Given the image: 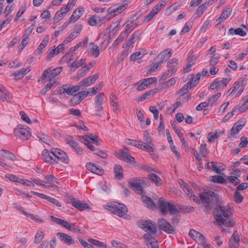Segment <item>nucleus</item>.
<instances>
[{"mask_svg":"<svg viewBox=\"0 0 248 248\" xmlns=\"http://www.w3.org/2000/svg\"><path fill=\"white\" fill-rule=\"evenodd\" d=\"M232 209L229 204L226 206H217L214 209L213 216L217 224L219 226L224 225L231 227L235 224V222L231 218Z\"/></svg>","mask_w":248,"mask_h":248,"instance_id":"1","label":"nucleus"},{"mask_svg":"<svg viewBox=\"0 0 248 248\" xmlns=\"http://www.w3.org/2000/svg\"><path fill=\"white\" fill-rule=\"evenodd\" d=\"M158 207L162 214L165 215L168 212L171 215L179 212L178 204L172 202H166L163 198L158 200Z\"/></svg>","mask_w":248,"mask_h":248,"instance_id":"2","label":"nucleus"},{"mask_svg":"<svg viewBox=\"0 0 248 248\" xmlns=\"http://www.w3.org/2000/svg\"><path fill=\"white\" fill-rule=\"evenodd\" d=\"M200 203L201 202L207 208L210 207L211 204L216 200V194L212 191H204L199 194Z\"/></svg>","mask_w":248,"mask_h":248,"instance_id":"3","label":"nucleus"},{"mask_svg":"<svg viewBox=\"0 0 248 248\" xmlns=\"http://www.w3.org/2000/svg\"><path fill=\"white\" fill-rule=\"evenodd\" d=\"M128 184L139 194H141L143 192L142 188L148 186V184L144 181V179L141 177L130 179Z\"/></svg>","mask_w":248,"mask_h":248,"instance_id":"4","label":"nucleus"},{"mask_svg":"<svg viewBox=\"0 0 248 248\" xmlns=\"http://www.w3.org/2000/svg\"><path fill=\"white\" fill-rule=\"evenodd\" d=\"M137 224L140 228L147 232V234L152 235L155 234L156 232V226L151 220H140L137 221Z\"/></svg>","mask_w":248,"mask_h":248,"instance_id":"5","label":"nucleus"},{"mask_svg":"<svg viewBox=\"0 0 248 248\" xmlns=\"http://www.w3.org/2000/svg\"><path fill=\"white\" fill-rule=\"evenodd\" d=\"M189 235L203 248H210L211 245L206 243L204 236L199 232L191 229L189 232Z\"/></svg>","mask_w":248,"mask_h":248,"instance_id":"6","label":"nucleus"},{"mask_svg":"<svg viewBox=\"0 0 248 248\" xmlns=\"http://www.w3.org/2000/svg\"><path fill=\"white\" fill-rule=\"evenodd\" d=\"M108 210L112 214L120 217H123L127 212V208L124 205L117 202L108 206Z\"/></svg>","mask_w":248,"mask_h":248,"instance_id":"7","label":"nucleus"},{"mask_svg":"<svg viewBox=\"0 0 248 248\" xmlns=\"http://www.w3.org/2000/svg\"><path fill=\"white\" fill-rule=\"evenodd\" d=\"M55 164L59 163V161L68 164L70 159L67 154L59 149H54Z\"/></svg>","mask_w":248,"mask_h":248,"instance_id":"8","label":"nucleus"},{"mask_svg":"<svg viewBox=\"0 0 248 248\" xmlns=\"http://www.w3.org/2000/svg\"><path fill=\"white\" fill-rule=\"evenodd\" d=\"M157 225L159 229L167 233L172 234L175 231L171 224L163 218L158 219Z\"/></svg>","mask_w":248,"mask_h":248,"instance_id":"9","label":"nucleus"},{"mask_svg":"<svg viewBox=\"0 0 248 248\" xmlns=\"http://www.w3.org/2000/svg\"><path fill=\"white\" fill-rule=\"evenodd\" d=\"M15 135L23 140H27L30 137L29 128L27 127H18L14 129Z\"/></svg>","mask_w":248,"mask_h":248,"instance_id":"10","label":"nucleus"},{"mask_svg":"<svg viewBox=\"0 0 248 248\" xmlns=\"http://www.w3.org/2000/svg\"><path fill=\"white\" fill-rule=\"evenodd\" d=\"M124 5H122L118 7L113 6L108 9V15L106 16L104 18L105 20H108L114 17L119 13H121Z\"/></svg>","mask_w":248,"mask_h":248,"instance_id":"11","label":"nucleus"},{"mask_svg":"<svg viewBox=\"0 0 248 248\" xmlns=\"http://www.w3.org/2000/svg\"><path fill=\"white\" fill-rule=\"evenodd\" d=\"M42 159L45 162L51 164H55L54 149L50 151L45 149L43 150L42 154Z\"/></svg>","mask_w":248,"mask_h":248,"instance_id":"12","label":"nucleus"},{"mask_svg":"<svg viewBox=\"0 0 248 248\" xmlns=\"http://www.w3.org/2000/svg\"><path fill=\"white\" fill-rule=\"evenodd\" d=\"M71 203L73 206L81 211L87 209H91L90 207L86 202L80 201L76 198H72L71 199Z\"/></svg>","mask_w":248,"mask_h":248,"instance_id":"13","label":"nucleus"},{"mask_svg":"<svg viewBox=\"0 0 248 248\" xmlns=\"http://www.w3.org/2000/svg\"><path fill=\"white\" fill-rule=\"evenodd\" d=\"M57 236L59 238L61 242L65 245L68 246L75 245L74 239L70 235L59 232L57 233Z\"/></svg>","mask_w":248,"mask_h":248,"instance_id":"14","label":"nucleus"},{"mask_svg":"<svg viewBox=\"0 0 248 248\" xmlns=\"http://www.w3.org/2000/svg\"><path fill=\"white\" fill-rule=\"evenodd\" d=\"M182 188L185 194L190 198L194 202L197 203H200V200L194 194L189 186L186 183H183Z\"/></svg>","mask_w":248,"mask_h":248,"instance_id":"15","label":"nucleus"},{"mask_svg":"<svg viewBox=\"0 0 248 248\" xmlns=\"http://www.w3.org/2000/svg\"><path fill=\"white\" fill-rule=\"evenodd\" d=\"M98 77L99 75L97 74H96L93 76H90L81 80L79 82L78 85L80 88L81 87H86L89 86L93 84L98 78Z\"/></svg>","mask_w":248,"mask_h":248,"instance_id":"16","label":"nucleus"},{"mask_svg":"<svg viewBox=\"0 0 248 248\" xmlns=\"http://www.w3.org/2000/svg\"><path fill=\"white\" fill-rule=\"evenodd\" d=\"M234 93L235 96H239L243 92L245 88V84L242 80H239L234 83L232 86Z\"/></svg>","mask_w":248,"mask_h":248,"instance_id":"17","label":"nucleus"},{"mask_svg":"<svg viewBox=\"0 0 248 248\" xmlns=\"http://www.w3.org/2000/svg\"><path fill=\"white\" fill-rule=\"evenodd\" d=\"M172 55V52L170 49H166L161 52L156 57V60L159 62L162 61L161 63H163L165 59H168Z\"/></svg>","mask_w":248,"mask_h":248,"instance_id":"18","label":"nucleus"},{"mask_svg":"<svg viewBox=\"0 0 248 248\" xmlns=\"http://www.w3.org/2000/svg\"><path fill=\"white\" fill-rule=\"evenodd\" d=\"M143 237L144 240L149 244L151 248H158L157 241L152 235L145 233Z\"/></svg>","mask_w":248,"mask_h":248,"instance_id":"19","label":"nucleus"},{"mask_svg":"<svg viewBox=\"0 0 248 248\" xmlns=\"http://www.w3.org/2000/svg\"><path fill=\"white\" fill-rule=\"evenodd\" d=\"M71 8L67 4L65 7H62L60 11L56 13L54 17V20L56 22L59 21L68 12Z\"/></svg>","mask_w":248,"mask_h":248,"instance_id":"20","label":"nucleus"},{"mask_svg":"<svg viewBox=\"0 0 248 248\" xmlns=\"http://www.w3.org/2000/svg\"><path fill=\"white\" fill-rule=\"evenodd\" d=\"M63 91L69 95H74V93L78 91L80 89L79 85L72 86L71 85H64L62 86Z\"/></svg>","mask_w":248,"mask_h":248,"instance_id":"21","label":"nucleus"},{"mask_svg":"<svg viewBox=\"0 0 248 248\" xmlns=\"http://www.w3.org/2000/svg\"><path fill=\"white\" fill-rule=\"evenodd\" d=\"M140 33L136 31L132 34L126 43L123 46V48H126L131 46L136 41V39L139 38L140 35Z\"/></svg>","mask_w":248,"mask_h":248,"instance_id":"22","label":"nucleus"},{"mask_svg":"<svg viewBox=\"0 0 248 248\" xmlns=\"http://www.w3.org/2000/svg\"><path fill=\"white\" fill-rule=\"evenodd\" d=\"M83 13V10L82 8H78L76 9L73 13L72 16L69 19L71 22H75L78 19L82 16Z\"/></svg>","mask_w":248,"mask_h":248,"instance_id":"23","label":"nucleus"},{"mask_svg":"<svg viewBox=\"0 0 248 248\" xmlns=\"http://www.w3.org/2000/svg\"><path fill=\"white\" fill-rule=\"evenodd\" d=\"M50 218L52 221L55 222L57 224L60 225L67 229H70V223L67 221L56 217L54 216H51Z\"/></svg>","mask_w":248,"mask_h":248,"instance_id":"24","label":"nucleus"},{"mask_svg":"<svg viewBox=\"0 0 248 248\" xmlns=\"http://www.w3.org/2000/svg\"><path fill=\"white\" fill-rule=\"evenodd\" d=\"M141 200L149 208L153 209L155 208V204L154 201L150 197L147 196H142L141 197Z\"/></svg>","mask_w":248,"mask_h":248,"instance_id":"25","label":"nucleus"},{"mask_svg":"<svg viewBox=\"0 0 248 248\" xmlns=\"http://www.w3.org/2000/svg\"><path fill=\"white\" fill-rule=\"evenodd\" d=\"M30 70L31 69L30 67H27L22 68L20 71L12 73V75L14 76L15 77H17V79H20L23 78L25 75L28 74Z\"/></svg>","mask_w":248,"mask_h":248,"instance_id":"26","label":"nucleus"},{"mask_svg":"<svg viewBox=\"0 0 248 248\" xmlns=\"http://www.w3.org/2000/svg\"><path fill=\"white\" fill-rule=\"evenodd\" d=\"M178 65L177 60L173 59L169 61L167 64L168 70H170L171 74H174L177 71V66Z\"/></svg>","mask_w":248,"mask_h":248,"instance_id":"27","label":"nucleus"},{"mask_svg":"<svg viewBox=\"0 0 248 248\" xmlns=\"http://www.w3.org/2000/svg\"><path fill=\"white\" fill-rule=\"evenodd\" d=\"M62 67H57L53 69H48V77L50 78V81H52V79L58 75L62 71Z\"/></svg>","mask_w":248,"mask_h":248,"instance_id":"28","label":"nucleus"},{"mask_svg":"<svg viewBox=\"0 0 248 248\" xmlns=\"http://www.w3.org/2000/svg\"><path fill=\"white\" fill-rule=\"evenodd\" d=\"M148 178L156 186H161L162 184L161 178L154 173L150 174L148 176Z\"/></svg>","mask_w":248,"mask_h":248,"instance_id":"29","label":"nucleus"},{"mask_svg":"<svg viewBox=\"0 0 248 248\" xmlns=\"http://www.w3.org/2000/svg\"><path fill=\"white\" fill-rule=\"evenodd\" d=\"M194 84H193L191 82L188 81L179 91V94L182 96L184 95L189 89L194 87Z\"/></svg>","mask_w":248,"mask_h":248,"instance_id":"30","label":"nucleus"},{"mask_svg":"<svg viewBox=\"0 0 248 248\" xmlns=\"http://www.w3.org/2000/svg\"><path fill=\"white\" fill-rule=\"evenodd\" d=\"M0 153L3 157L9 159L11 160L14 161L16 159V157L15 155L8 150H1L0 151Z\"/></svg>","mask_w":248,"mask_h":248,"instance_id":"31","label":"nucleus"},{"mask_svg":"<svg viewBox=\"0 0 248 248\" xmlns=\"http://www.w3.org/2000/svg\"><path fill=\"white\" fill-rule=\"evenodd\" d=\"M114 172L115 177L118 179H121L123 178L122 167L118 164L114 166Z\"/></svg>","mask_w":248,"mask_h":248,"instance_id":"32","label":"nucleus"},{"mask_svg":"<svg viewBox=\"0 0 248 248\" xmlns=\"http://www.w3.org/2000/svg\"><path fill=\"white\" fill-rule=\"evenodd\" d=\"M139 25V22L134 23L131 22L130 24H127L125 27V31L124 33L126 35L129 34L135 28Z\"/></svg>","mask_w":248,"mask_h":248,"instance_id":"33","label":"nucleus"},{"mask_svg":"<svg viewBox=\"0 0 248 248\" xmlns=\"http://www.w3.org/2000/svg\"><path fill=\"white\" fill-rule=\"evenodd\" d=\"M224 133V131H216L215 133H209L207 135V138L209 142H212L216 139L218 138L222 134Z\"/></svg>","mask_w":248,"mask_h":248,"instance_id":"34","label":"nucleus"},{"mask_svg":"<svg viewBox=\"0 0 248 248\" xmlns=\"http://www.w3.org/2000/svg\"><path fill=\"white\" fill-rule=\"evenodd\" d=\"M229 33L231 35L235 34L236 35H239L241 36H244L246 35V32L240 28H238L236 29L230 28L229 30Z\"/></svg>","mask_w":248,"mask_h":248,"instance_id":"35","label":"nucleus"},{"mask_svg":"<svg viewBox=\"0 0 248 248\" xmlns=\"http://www.w3.org/2000/svg\"><path fill=\"white\" fill-rule=\"evenodd\" d=\"M49 40L48 36L45 37L42 40L41 43L39 45L37 48L36 52L37 54H40L42 53V49L47 45Z\"/></svg>","mask_w":248,"mask_h":248,"instance_id":"36","label":"nucleus"},{"mask_svg":"<svg viewBox=\"0 0 248 248\" xmlns=\"http://www.w3.org/2000/svg\"><path fill=\"white\" fill-rule=\"evenodd\" d=\"M125 141L128 145L135 146L139 149H142L143 144L141 143V141H140L135 140L126 139Z\"/></svg>","mask_w":248,"mask_h":248,"instance_id":"37","label":"nucleus"},{"mask_svg":"<svg viewBox=\"0 0 248 248\" xmlns=\"http://www.w3.org/2000/svg\"><path fill=\"white\" fill-rule=\"evenodd\" d=\"M45 179L46 180V182H45V184H48L46 185V187L49 186H54L51 185V182H55L57 183V179L52 175H47L45 176Z\"/></svg>","mask_w":248,"mask_h":248,"instance_id":"38","label":"nucleus"},{"mask_svg":"<svg viewBox=\"0 0 248 248\" xmlns=\"http://www.w3.org/2000/svg\"><path fill=\"white\" fill-rule=\"evenodd\" d=\"M45 235L44 231L40 230L38 231L35 235L34 242L35 244H39L41 242L42 240L43 239Z\"/></svg>","mask_w":248,"mask_h":248,"instance_id":"39","label":"nucleus"},{"mask_svg":"<svg viewBox=\"0 0 248 248\" xmlns=\"http://www.w3.org/2000/svg\"><path fill=\"white\" fill-rule=\"evenodd\" d=\"M243 100L244 101L243 104L240 107L237 106L238 108L237 110L241 112H243L248 109V95L243 98Z\"/></svg>","mask_w":248,"mask_h":248,"instance_id":"40","label":"nucleus"},{"mask_svg":"<svg viewBox=\"0 0 248 248\" xmlns=\"http://www.w3.org/2000/svg\"><path fill=\"white\" fill-rule=\"evenodd\" d=\"M89 46L93 53V55L95 57H98L100 54V50L98 46L93 43H90L89 44Z\"/></svg>","mask_w":248,"mask_h":248,"instance_id":"41","label":"nucleus"},{"mask_svg":"<svg viewBox=\"0 0 248 248\" xmlns=\"http://www.w3.org/2000/svg\"><path fill=\"white\" fill-rule=\"evenodd\" d=\"M177 79L178 78L177 77L171 78L162 84V88L167 89L171 87L175 84Z\"/></svg>","mask_w":248,"mask_h":248,"instance_id":"42","label":"nucleus"},{"mask_svg":"<svg viewBox=\"0 0 248 248\" xmlns=\"http://www.w3.org/2000/svg\"><path fill=\"white\" fill-rule=\"evenodd\" d=\"M210 181L215 183L218 184H225L226 183V180L221 176L215 175L211 177Z\"/></svg>","mask_w":248,"mask_h":248,"instance_id":"43","label":"nucleus"},{"mask_svg":"<svg viewBox=\"0 0 248 248\" xmlns=\"http://www.w3.org/2000/svg\"><path fill=\"white\" fill-rule=\"evenodd\" d=\"M88 241L92 245L99 247V248H107V246L105 244L97 240L90 238L88 239Z\"/></svg>","mask_w":248,"mask_h":248,"instance_id":"44","label":"nucleus"},{"mask_svg":"<svg viewBox=\"0 0 248 248\" xmlns=\"http://www.w3.org/2000/svg\"><path fill=\"white\" fill-rule=\"evenodd\" d=\"M125 34L124 33H122L114 41L111 46L110 47V49L114 50L115 47L117 46L124 39Z\"/></svg>","mask_w":248,"mask_h":248,"instance_id":"45","label":"nucleus"},{"mask_svg":"<svg viewBox=\"0 0 248 248\" xmlns=\"http://www.w3.org/2000/svg\"><path fill=\"white\" fill-rule=\"evenodd\" d=\"M232 244L235 247V246L238 244L239 237L236 231H235L230 240Z\"/></svg>","mask_w":248,"mask_h":248,"instance_id":"46","label":"nucleus"},{"mask_svg":"<svg viewBox=\"0 0 248 248\" xmlns=\"http://www.w3.org/2000/svg\"><path fill=\"white\" fill-rule=\"evenodd\" d=\"M85 61H86V59H81L80 60H79L78 61H76V62H72L70 66L72 68H74V70H76L78 68L82 66L85 63Z\"/></svg>","mask_w":248,"mask_h":248,"instance_id":"47","label":"nucleus"},{"mask_svg":"<svg viewBox=\"0 0 248 248\" xmlns=\"http://www.w3.org/2000/svg\"><path fill=\"white\" fill-rule=\"evenodd\" d=\"M155 93L156 92L154 90L147 91L140 96V101H143L145 99L149 98L151 96H154Z\"/></svg>","mask_w":248,"mask_h":248,"instance_id":"48","label":"nucleus"},{"mask_svg":"<svg viewBox=\"0 0 248 248\" xmlns=\"http://www.w3.org/2000/svg\"><path fill=\"white\" fill-rule=\"evenodd\" d=\"M141 143L143 144L141 149L150 153L153 152L154 151V149L152 146V144H148V143L147 142H141Z\"/></svg>","mask_w":248,"mask_h":248,"instance_id":"49","label":"nucleus"},{"mask_svg":"<svg viewBox=\"0 0 248 248\" xmlns=\"http://www.w3.org/2000/svg\"><path fill=\"white\" fill-rule=\"evenodd\" d=\"M128 154V149L126 147H124L122 151H120L118 155H117V156L122 159L124 160L125 157Z\"/></svg>","mask_w":248,"mask_h":248,"instance_id":"50","label":"nucleus"},{"mask_svg":"<svg viewBox=\"0 0 248 248\" xmlns=\"http://www.w3.org/2000/svg\"><path fill=\"white\" fill-rule=\"evenodd\" d=\"M104 93H99L95 96V104L102 105L104 101Z\"/></svg>","mask_w":248,"mask_h":248,"instance_id":"51","label":"nucleus"},{"mask_svg":"<svg viewBox=\"0 0 248 248\" xmlns=\"http://www.w3.org/2000/svg\"><path fill=\"white\" fill-rule=\"evenodd\" d=\"M238 109V108L237 106L234 107L232 111L228 112L223 118V122H225L228 121L231 117H232L234 115V112H236Z\"/></svg>","mask_w":248,"mask_h":248,"instance_id":"52","label":"nucleus"},{"mask_svg":"<svg viewBox=\"0 0 248 248\" xmlns=\"http://www.w3.org/2000/svg\"><path fill=\"white\" fill-rule=\"evenodd\" d=\"M137 86V90L138 91H143L147 88L144 82L142 81H139V82L136 83L134 85V86Z\"/></svg>","mask_w":248,"mask_h":248,"instance_id":"53","label":"nucleus"},{"mask_svg":"<svg viewBox=\"0 0 248 248\" xmlns=\"http://www.w3.org/2000/svg\"><path fill=\"white\" fill-rule=\"evenodd\" d=\"M81 101L78 95L77 94L73 95L70 100L71 103L72 105L75 106L79 104Z\"/></svg>","mask_w":248,"mask_h":248,"instance_id":"54","label":"nucleus"},{"mask_svg":"<svg viewBox=\"0 0 248 248\" xmlns=\"http://www.w3.org/2000/svg\"><path fill=\"white\" fill-rule=\"evenodd\" d=\"M232 10L230 8H226L224 9L222 12L221 16V18H222L223 20L226 19L230 15L231 13Z\"/></svg>","mask_w":248,"mask_h":248,"instance_id":"55","label":"nucleus"},{"mask_svg":"<svg viewBox=\"0 0 248 248\" xmlns=\"http://www.w3.org/2000/svg\"><path fill=\"white\" fill-rule=\"evenodd\" d=\"M162 61L159 62L158 61L154 63V64L151 67V68L148 71L147 74H149L153 72H155L156 70L160 66L162 63Z\"/></svg>","mask_w":248,"mask_h":248,"instance_id":"56","label":"nucleus"},{"mask_svg":"<svg viewBox=\"0 0 248 248\" xmlns=\"http://www.w3.org/2000/svg\"><path fill=\"white\" fill-rule=\"evenodd\" d=\"M173 74H171L170 70H166L161 76L159 77L160 81H164Z\"/></svg>","mask_w":248,"mask_h":248,"instance_id":"57","label":"nucleus"},{"mask_svg":"<svg viewBox=\"0 0 248 248\" xmlns=\"http://www.w3.org/2000/svg\"><path fill=\"white\" fill-rule=\"evenodd\" d=\"M243 200V196L240 194L238 191H236L234 192V200L235 201L239 203L242 202Z\"/></svg>","mask_w":248,"mask_h":248,"instance_id":"58","label":"nucleus"},{"mask_svg":"<svg viewBox=\"0 0 248 248\" xmlns=\"http://www.w3.org/2000/svg\"><path fill=\"white\" fill-rule=\"evenodd\" d=\"M220 93H217L213 95L208 99V103L210 104L211 105L213 104L217 100V99L220 96Z\"/></svg>","mask_w":248,"mask_h":248,"instance_id":"59","label":"nucleus"},{"mask_svg":"<svg viewBox=\"0 0 248 248\" xmlns=\"http://www.w3.org/2000/svg\"><path fill=\"white\" fill-rule=\"evenodd\" d=\"M103 107L101 105H95V114L101 117L103 114Z\"/></svg>","mask_w":248,"mask_h":248,"instance_id":"60","label":"nucleus"},{"mask_svg":"<svg viewBox=\"0 0 248 248\" xmlns=\"http://www.w3.org/2000/svg\"><path fill=\"white\" fill-rule=\"evenodd\" d=\"M179 210L185 213L193 212L195 209L193 207L190 206H183Z\"/></svg>","mask_w":248,"mask_h":248,"instance_id":"61","label":"nucleus"},{"mask_svg":"<svg viewBox=\"0 0 248 248\" xmlns=\"http://www.w3.org/2000/svg\"><path fill=\"white\" fill-rule=\"evenodd\" d=\"M246 124V122L244 120H239L237 122H236L234 124V125L235 126V127H236V129L238 130H241L243 127L244 126V125Z\"/></svg>","mask_w":248,"mask_h":248,"instance_id":"62","label":"nucleus"},{"mask_svg":"<svg viewBox=\"0 0 248 248\" xmlns=\"http://www.w3.org/2000/svg\"><path fill=\"white\" fill-rule=\"evenodd\" d=\"M89 71L84 66L82 67L77 73V76L79 78L84 77Z\"/></svg>","mask_w":248,"mask_h":248,"instance_id":"63","label":"nucleus"},{"mask_svg":"<svg viewBox=\"0 0 248 248\" xmlns=\"http://www.w3.org/2000/svg\"><path fill=\"white\" fill-rule=\"evenodd\" d=\"M240 141L239 146L241 148L246 147L248 144V138L245 137H242L240 138Z\"/></svg>","mask_w":248,"mask_h":248,"instance_id":"64","label":"nucleus"}]
</instances>
